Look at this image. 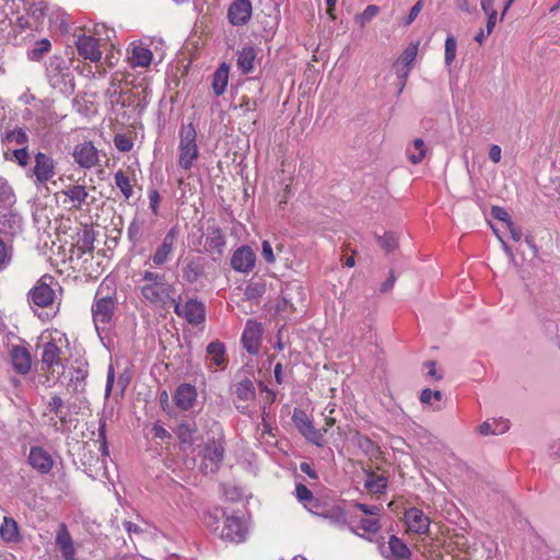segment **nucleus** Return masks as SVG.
Masks as SVG:
<instances>
[{
  "label": "nucleus",
  "instance_id": "nucleus-2",
  "mask_svg": "<svg viewBox=\"0 0 560 560\" xmlns=\"http://www.w3.org/2000/svg\"><path fill=\"white\" fill-rule=\"evenodd\" d=\"M46 77L50 86L62 94L74 92V75L70 68L69 60L62 56L54 55L46 63Z\"/></svg>",
  "mask_w": 560,
  "mask_h": 560
},
{
  "label": "nucleus",
  "instance_id": "nucleus-18",
  "mask_svg": "<svg viewBox=\"0 0 560 560\" xmlns=\"http://www.w3.org/2000/svg\"><path fill=\"white\" fill-rule=\"evenodd\" d=\"M419 43H410L406 49L402 51L399 59L394 65L396 75L398 79L402 81V85L405 84L406 79L408 78L412 62L415 61L418 54Z\"/></svg>",
  "mask_w": 560,
  "mask_h": 560
},
{
  "label": "nucleus",
  "instance_id": "nucleus-36",
  "mask_svg": "<svg viewBox=\"0 0 560 560\" xmlns=\"http://www.w3.org/2000/svg\"><path fill=\"white\" fill-rule=\"evenodd\" d=\"M1 140L3 143L20 145L21 148H26L28 144V136L23 128L5 130L1 133Z\"/></svg>",
  "mask_w": 560,
  "mask_h": 560
},
{
  "label": "nucleus",
  "instance_id": "nucleus-17",
  "mask_svg": "<svg viewBox=\"0 0 560 560\" xmlns=\"http://www.w3.org/2000/svg\"><path fill=\"white\" fill-rule=\"evenodd\" d=\"M61 348L55 341H47L42 345V365L48 373H54L57 368H62Z\"/></svg>",
  "mask_w": 560,
  "mask_h": 560
},
{
  "label": "nucleus",
  "instance_id": "nucleus-33",
  "mask_svg": "<svg viewBox=\"0 0 560 560\" xmlns=\"http://www.w3.org/2000/svg\"><path fill=\"white\" fill-rule=\"evenodd\" d=\"M233 394L240 401H252L256 397V390L253 382L249 378H245L233 385Z\"/></svg>",
  "mask_w": 560,
  "mask_h": 560
},
{
  "label": "nucleus",
  "instance_id": "nucleus-15",
  "mask_svg": "<svg viewBox=\"0 0 560 560\" xmlns=\"http://www.w3.org/2000/svg\"><path fill=\"white\" fill-rule=\"evenodd\" d=\"M73 159L82 168H92L98 162V151L91 141L79 143L73 149Z\"/></svg>",
  "mask_w": 560,
  "mask_h": 560
},
{
  "label": "nucleus",
  "instance_id": "nucleus-6",
  "mask_svg": "<svg viewBox=\"0 0 560 560\" xmlns=\"http://www.w3.org/2000/svg\"><path fill=\"white\" fill-rule=\"evenodd\" d=\"M101 290H97L92 305L93 322L98 332L108 328L115 310V299L109 295L101 296Z\"/></svg>",
  "mask_w": 560,
  "mask_h": 560
},
{
  "label": "nucleus",
  "instance_id": "nucleus-30",
  "mask_svg": "<svg viewBox=\"0 0 560 560\" xmlns=\"http://www.w3.org/2000/svg\"><path fill=\"white\" fill-rule=\"evenodd\" d=\"M230 77V66L225 62L221 63L213 73L212 90L217 96L224 94Z\"/></svg>",
  "mask_w": 560,
  "mask_h": 560
},
{
  "label": "nucleus",
  "instance_id": "nucleus-43",
  "mask_svg": "<svg viewBox=\"0 0 560 560\" xmlns=\"http://www.w3.org/2000/svg\"><path fill=\"white\" fill-rule=\"evenodd\" d=\"M202 273V267L198 261H189L183 269V278L189 282L194 283Z\"/></svg>",
  "mask_w": 560,
  "mask_h": 560
},
{
  "label": "nucleus",
  "instance_id": "nucleus-23",
  "mask_svg": "<svg viewBox=\"0 0 560 560\" xmlns=\"http://www.w3.org/2000/svg\"><path fill=\"white\" fill-rule=\"evenodd\" d=\"M405 522L408 529L415 534H425L430 528V518L422 510L411 508L405 512Z\"/></svg>",
  "mask_w": 560,
  "mask_h": 560
},
{
  "label": "nucleus",
  "instance_id": "nucleus-29",
  "mask_svg": "<svg viewBox=\"0 0 560 560\" xmlns=\"http://www.w3.org/2000/svg\"><path fill=\"white\" fill-rule=\"evenodd\" d=\"M207 359L210 365H214L217 368H224L226 358H225V346L221 341H211L206 349Z\"/></svg>",
  "mask_w": 560,
  "mask_h": 560
},
{
  "label": "nucleus",
  "instance_id": "nucleus-41",
  "mask_svg": "<svg viewBox=\"0 0 560 560\" xmlns=\"http://www.w3.org/2000/svg\"><path fill=\"white\" fill-rule=\"evenodd\" d=\"M296 498L304 503V506L312 513L317 509V500L314 498L312 491L304 485H298L295 488Z\"/></svg>",
  "mask_w": 560,
  "mask_h": 560
},
{
  "label": "nucleus",
  "instance_id": "nucleus-24",
  "mask_svg": "<svg viewBox=\"0 0 560 560\" xmlns=\"http://www.w3.org/2000/svg\"><path fill=\"white\" fill-rule=\"evenodd\" d=\"M197 399V390L194 385L180 384L174 395L175 405L182 410L192 408Z\"/></svg>",
  "mask_w": 560,
  "mask_h": 560
},
{
  "label": "nucleus",
  "instance_id": "nucleus-46",
  "mask_svg": "<svg viewBox=\"0 0 560 560\" xmlns=\"http://www.w3.org/2000/svg\"><path fill=\"white\" fill-rule=\"evenodd\" d=\"M377 241H378V244L381 245V247L386 253H390V252L395 250L398 246V238L392 232L385 233L382 236H377Z\"/></svg>",
  "mask_w": 560,
  "mask_h": 560
},
{
  "label": "nucleus",
  "instance_id": "nucleus-55",
  "mask_svg": "<svg viewBox=\"0 0 560 560\" xmlns=\"http://www.w3.org/2000/svg\"><path fill=\"white\" fill-rule=\"evenodd\" d=\"M353 505H354V508L360 510L365 515H371L374 517H377L381 514V512L383 511L382 505H368V504L359 503V502L354 503Z\"/></svg>",
  "mask_w": 560,
  "mask_h": 560
},
{
  "label": "nucleus",
  "instance_id": "nucleus-59",
  "mask_svg": "<svg viewBox=\"0 0 560 560\" xmlns=\"http://www.w3.org/2000/svg\"><path fill=\"white\" fill-rule=\"evenodd\" d=\"M148 197H149V203H150V208L152 210V212L154 214H158L159 213V203H160V194L156 189H151L149 190L148 192Z\"/></svg>",
  "mask_w": 560,
  "mask_h": 560
},
{
  "label": "nucleus",
  "instance_id": "nucleus-14",
  "mask_svg": "<svg viewBox=\"0 0 560 560\" xmlns=\"http://www.w3.org/2000/svg\"><path fill=\"white\" fill-rule=\"evenodd\" d=\"M262 326L260 323L249 319L246 322L242 334L243 347L250 354H256L259 350L262 338Z\"/></svg>",
  "mask_w": 560,
  "mask_h": 560
},
{
  "label": "nucleus",
  "instance_id": "nucleus-50",
  "mask_svg": "<svg viewBox=\"0 0 560 560\" xmlns=\"http://www.w3.org/2000/svg\"><path fill=\"white\" fill-rule=\"evenodd\" d=\"M442 393L440 390H431L430 388L422 389L420 394V401L424 405H431L432 400L440 401Z\"/></svg>",
  "mask_w": 560,
  "mask_h": 560
},
{
  "label": "nucleus",
  "instance_id": "nucleus-25",
  "mask_svg": "<svg viewBox=\"0 0 560 560\" xmlns=\"http://www.w3.org/2000/svg\"><path fill=\"white\" fill-rule=\"evenodd\" d=\"M10 358L14 370L22 375L30 372L32 366L31 353L24 347H13L10 352Z\"/></svg>",
  "mask_w": 560,
  "mask_h": 560
},
{
  "label": "nucleus",
  "instance_id": "nucleus-37",
  "mask_svg": "<svg viewBox=\"0 0 560 560\" xmlns=\"http://www.w3.org/2000/svg\"><path fill=\"white\" fill-rule=\"evenodd\" d=\"M509 428H510V424H509L508 420L493 419V420L485 421L482 424H480L479 432L483 435H489V434L498 435V434L505 433L509 430Z\"/></svg>",
  "mask_w": 560,
  "mask_h": 560
},
{
  "label": "nucleus",
  "instance_id": "nucleus-1",
  "mask_svg": "<svg viewBox=\"0 0 560 560\" xmlns=\"http://www.w3.org/2000/svg\"><path fill=\"white\" fill-rule=\"evenodd\" d=\"M206 526L225 541L241 544L248 536L247 521L240 515H225L220 508H214L205 515Z\"/></svg>",
  "mask_w": 560,
  "mask_h": 560
},
{
  "label": "nucleus",
  "instance_id": "nucleus-61",
  "mask_svg": "<svg viewBox=\"0 0 560 560\" xmlns=\"http://www.w3.org/2000/svg\"><path fill=\"white\" fill-rule=\"evenodd\" d=\"M63 408V400L60 396L55 395L48 402V410L51 412H60V409Z\"/></svg>",
  "mask_w": 560,
  "mask_h": 560
},
{
  "label": "nucleus",
  "instance_id": "nucleus-47",
  "mask_svg": "<svg viewBox=\"0 0 560 560\" xmlns=\"http://www.w3.org/2000/svg\"><path fill=\"white\" fill-rule=\"evenodd\" d=\"M457 42L450 35L445 39V65L450 67L456 58Z\"/></svg>",
  "mask_w": 560,
  "mask_h": 560
},
{
  "label": "nucleus",
  "instance_id": "nucleus-26",
  "mask_svg": "<svg viewBox=\"0 0 560 560\" xmlns=\"http://www.w3.org/2000/svg\"><path fill=\"white\" fill-rule=\"evenodd\" d=\"M128 60L132 68L149 67L152 61V51L141 44H132L129 49Z\"/></svg>",
  "mask_w": 560,
  "mask_h": 560
},
{
  "label": "nucleus",
  "instance_id": "nucleus-48",
  "mask_svg": "<svg viewBox=\"0 0 560 560\" xmlns=\"http://www.w3.org/2000/svg\"><path fill=\"white\" fill-rule=\"evenodd\" d=\"M359 528L364 533L375 534L381 529V522L378 517L362 518Z\"/></svg>",
  "mask_w": 560,
  "mask_h": 560
},
{
  "label": "nucleus",
  "instance_id": "nucleus-31",
  "mask_svg": "<svg viewBox=\"0 0 560 560\" xmlns=\"http://www.w3.org/2000/svg\"><path fill=\"white\" fill-rule=\"evenodd\" d=\"M313 513L328 520L329 523L335 526H343L347 524V513L339 505L325 508L322 511L315 510Z\"/></svg>",
  "mask_w": 560,
  "mask_h": 560
},
{
  "label": "nucleus",
  "instance_id": "nucleus-16",
  "mask_svg": "<svg viewBox=\"0 0 560 560\" xmlns=\"http://www.w3.org/2000/svg\"><path fill=\"white\" fill-rule=\"evenodd\" d=\"M177 234L178 229L176 226H173L168 230L162 243L156 248L155 253L151 256V260L154 266H163L170 260L174 252V245Z\"/></svg>",
  "mask_w": 560,
  "mask_h": 560
},
{
  "label": "nucleus",
  "instance_id": "nucleus-38",
  "mask_svg": "<svg viewBox=\"0 0 560 560\" xmlns=\"http://www.w3.org/2000/svg\"><path fill=\"white\" fill-rule=\"evenodd\" d=\"M427 153V147L422 139H415L412 143L407 148L408 160L412 164H419L423 161Z\"/></svg>",
  "mask_w": 560,
  "mask_h": 560
},
{
  "label": "nucleus",
  "instance_id": "nucleus-19",
  "mask_svg": "<svg viewBox=\"0 0 560 560\" xmlns=\"http://www.w3.org/2000/svg\"><path fill=\"white\" fill-rule=\"evenodd\" d=\"M380 549L382 556L387 560H409L411 556L408 546L396 536H390L387 544H383Z\"/></svg>",
  "mask_w": 560,
  "mask_h": 560
},
{
  "label": "nucleus",
  "instance_id": "nucleus-57",
  "mask_svg": "<svg viewBox=\"0 0 560 560\" xmlns=\"http://www.w3.org/2000/svg\"><path fill=\"white\" fill-rule=\"evenodd\" d=\"M261 255L267 264H273L276 261V256L273 254L272 246L266 240L262 241L261 243Z\"/></svg>",
  "mask_w": 560,
  "mask_h": 560
},
{
  "label": "nucleus",
  "instance_id": "nucleus-40",
  "mask_svg": "<svg viewBox=\"0 0 560 560\" xmlns=\"http://www.w3.org/2000/svg\"><path fill=\"white\" fill-rule=\"evenodd\" d=\"M0 536L5 541H16L19 538V529L16 522L11 517H4L0 527Z\"/></svg>",
  "mask_w": 560,
  "mask_h": 560
},
{
  "label": "nucleus",
  "instance_id": "nucleus-60",
  "mask_svg": "<svg viewBox=\"0 0 560 560\" xmlns=\"http://www.w3.org/2000/svg\"><path fill=\"white\" fill-rule=\"evenodd\" d=\"M240 109H242L244 113L253 112L257 108V101L252 100L247 96H242L241 103L238 105Z\"/></svg>",
  "mask_w": 560,
  "mask_h": 560
},
{
  "label": "nucleus",
  "instance_id": "nucleus-54",
  "mask_svg": "<svg viewBox=\"0 0 560 560\" xmlns=\"http://www.w3.org/2000/svg\"><path fill=\"white\" fill-rule=\"evenodd\" d=\"M142 230V223L133 219L127 230L128 237L131 242L137 243L139 241Z\"/></svg>",
  "mask_w": 560,
  "mask_h": 560
},
{
  "label": "nucleus",
  "instance_id": "nucleus-63",
  "mask_svg": "<svg viewBox=\"0 0 560 560\" xmlns=\"http://www.w3.org/2000/svg\"><path fill=\"white\" fill-rule=\"evenodd\" d=\"M88 377V369L85 366H80L74 371V374L71 377L72 382L82 383Z\"/></svg>",
  "mask_w": 560,
  "mask_h": 560
},
{
  "label": "nucleus",
  "instance_id": "nucleus-42",
  "mask_svg": "<svg viewBox=\"0 0 560 560\" xmlns=\"http://www.w3.org/2000/svg\"><path fill=\"white\" fill-rule=\"evenodd\" d=\"M115 185L120 189L126 200L132 197L133 187L125 172L119 170L115 173Z\"/></svg>",
  "mask_w": 560,
  "mask_h": 560
},
{
  "label": "nucleus",
  "instance_id": "nucleus-11",
  "mask_svg": "<svg viewBox=\"0 0 560 560\" xmlns=\"http://www.w3.org/2000/svg\"><path fill=\"white\" fill-rule=\"evenodd\" d=\"M174 310L178 316L192 325H199L206 319V307L196 299H189L184 304L176 303Z\"/></svg>",
  "mask_w": 560,
  "mask_h": 560
},
{
  "label": "nucleus",
  "instance_id": "nucleus-12",
  "mask_svg": "<svg viewBox=\"0 0 560 560\" xmlns=\"http://www.w3.org/2000/svg\"><path fill=\"white\" fill-rule=\"evenodd\" d=\"M256 254L248 245L238 247L231 257V267L242 273H249L255 268Z\"/></svg>",
  "mask_w": 560,
  "mask_h": 560
},
{
  "label": "nucleus",
  "instance_id": "nucleus-9",
  "mask_svg": "<svg viewBox=\"0 0 560 560\" xmlns=\"http://www.w3.org/2000/svg\"><path fill=\"white\" fill-rule=\"evenodd\" d=\"M293 423L299 432L316 446H323L324 434L313 425V421L307 413L301 409H295L292 416Z\"/></svg>",
  "mask_w": 560,
  "mask_h": 560
},
{
  "label": "nucleus",
  "instance_id": "nucleus-51",
  "mask_svg": "<svg viewBox=\"0 0 560 560\" xmlns=\"http://www.w3.org/2000/svg\"><path fill=\"white\" fill-rule=\"evenodd\" d=\"M380 12V8L375 4H369L364 11L358 16V20L362 25L369 23Z\"/></svg>",
  "mask_w": 560,
  "mask_h": 560
},
{
  "label": "nucleus",
  "instance_id": "nucleus-7",
  "mask_svg": "<svg viewBox=\"0 0 560 560\" xmlns=\"http://www.w3.org/2000/svg\"><path fill=\"white\" fill-rule=\"evenodd\" d=\"M199 455L201 456L200 469L205 474L215 472L224 457L223 441L212 440L206 443Z\"/></svg>",
  "mask_w": 560,
  "mask_h": 560
},
{
  "label": "nucleus",
  "instance_id": "nucleus-4",
  "mask_svg": "<svg viewBox=\"0 0 560 560\" xmlns=\"http://www.w3.org/2000/svg\"><path fill=\"white\" fill-rule=\"evenodd\" d=\"M178 165L185 171H189L199 156L197 145V131L192 122L184 124L178 132Z\"/></svg>",
  "mask_w": 560,
  "mask_h": 560
},
{
  "label": "nucleus",
  "instance_id": "nucleus-27",
  "mask_svg": "<svg viewBox=\"0 0 560 560\" xmlns=\"http://www.w3.org/2000/svg\"><path fill=\"white\" fill-rule=\"evenodd\" d=\"M226 241L223 232L219 226H209L207 236H206V245L205 249L208 253H217L221 255L225 247Z\"/></svg>",
  "mask_w": 560,
  "mask_h": 560
},
{
  "label": "nucleus",
  "instance_id": "nucleus-56",
  "mask_svg": "<svg viewBox=\"0 0 560 560\" xmlns=\"http://www.w3.org/2000/svg\"><path fill=\"white\" fill-rule=\"evenodd\" d=\"M422 8H423V1L418 0L410 9L409 14L406 18L404 25L408 26L411 23H413V21L418 18L419 13L421 12Z\"/></svg>",
  "mask_w": 560,
  "mask_h": 560
},
{
  "label": "nucleus",
  "instance_id": "nucleus-44",
  "mask_svg": "<svg viewBox=\"0 0 560 560\" xmlns=\"http://www.w3.org/2000/svg\"><path fill=\"white\" fill-rule=\"evenodd\" d=\"M13 259V247L0 237V272L9 268Z\"/></svg>",
  "mask_w": 560,
  "mask_h": 560
},
{
  "label": "nucleus",
  "instance_id": "nucleus-22",
  "mask_svg": "<svg viewBox=\"0 0 560 560\" xmlns=\"http://www.w3.org/2000/svg\"><path fill=\"white\" fill-rule=\"evenodd\" d=\"M252 2L249 0H235L229 8L228 18L232 25L246 24L252 16Z\"/></svg>",
  "mask_w": 560,
  "mask_h": 560
},
{
  "label": "nucleus",
  "instance_id": "nucleus-62",
  "mask_svg": "<svg viewBox=\"0 0 560 560\" xmlns=\"http://www.w3.org/2000/svg\"><path fill=\"white\" fill-rule=\"evenodd\" d=\"M56 417L58 418L59 420V423L57 420L55 419H51L52 421V425L55 428L56 431H61L62 428L66 425L67 423V415L63 412L62 409H60V412H55Z\"/></svg>",
  "mask_w": 560,
  "mask_h": 560
},
{
  "label": "nucleus",
  "instance_id": "nucleus-39",
  "mask_svg": "<svg viewBox=\"0 0 560 560\" xmlns=\"http://www.w3.org/2000/svg\"><path fill=\"white\" fill-rule=\"evenodd\" d=\"M15 200L13 188L4 177L0 176V208L11 207Z\"/></svg>",
  "mask_w": 560,
  "mask_h": 560
},
{
  "label": "nucleus",
  "instance_id": "nucleus-5",
  "mask_svg": "<svg viewBox=\"0 0 560 560\" xmlns=\"http://www.w3.org/2000/svg\"><path fill=\"white\" fill-rule=\"evenodd\" d=\"M56 175V162L46 153L37 152L34 156V166L26 174L34 179L36 187L44 186Z\"/></svg>",
  "mask_w": 560,
  "mask_h": 560
},
{
  "label": "nucleus",
  "instance_id": "nucleus-52",
  "mask_svg": "<svg viewBox=\"0 0 560 560\" xmlns=\"http://www.w3.org/2000/svg\"><path fill=\"white\" fill-rule=\"evenodd\" d=\"M114 143L120 152H129L133 147L132 140L125 135H117L114 138Z\"/></svg>",
  "mask_w": 560,
  "mask_h": 560
},
{
  "label": "nucleus",
  "instance_id": "nucleus-28",
  "mask_svg": "<svg viewBox=\"0 0 560 560\" xmlns=\"http://www.w3.org/2000/svg\"><path fill=\"white\" fill-rule=\"evenodd\" d=\"M282 301L285 306H289L292 311H298V304L303 306L304 294L303 289L300 284L293 283L288 284L284 290H282Z\"/></svg>",
  "mask_w": 560,
  "mask_h": 560
},
{
  "label": "nucleus",
  "instance_id": "nucleus-21",
  "mask_svg": "<svg viewBox=\"0 0 560 560\" xmlns=\"http://www.w3.org/2000/svg\"><path fill=\"white\" fill-rule=\"evenodd\" d=\"M79 55L85 60L97 62L102 58L98 40L90 35H81L75 40Z\"/></svg>",
  "mask_w": 560,
  "mask_h": 560
},
{
  "label": "nucleus",
  "instance_id": "nucleus-13",
  "mask_svg": "<svg viewBox=\"0 0 560 560\" xmlns=\"http://www.w3.org/2000/svg\"><path fill=\"white\" fill-rule=\"evenodd\" d=\"M46 10L39 4L32 5L25 14L16 19V25L21 30H32L39 32L44 27Z\"/></svg>",
  "mask_w": 560,
  "mask_h": 560
},
{
  "label": "nucleus",
  "instance_id": "nucleus-64",
  "mask_svg": "<svg viewBox=\"0 0 560 560\" xmlns=\"http://www.w3.org/2000/svg\"><path fill=\"white\" fill-rule=\"evenodd\" d=\"M488 16L487 19V35H490L493 32V28L495 27V24L498 22V12H491L486 14Z\"/></svg>",
  "mask_w": 560,
  "mask_h": 560
},
{
  "label": "nucleus",
  "instance_id": "nucleus-3",
  "mask_svg": "<svg viewBox=\"0 0 560 560\" xmlns=\"http://www.w3.org/2000/svg\"><path fill=\"white\" fill-rule=\"evenodd\" d=\"M141 296L150 304L164 305L170 296L171 285L163 273L144 270L141 273Z\"/></svg>",
  "mask_w": 560,
  "mask_h": 560
},
{
  "label": "nucleus",
  "instance_id": "nucleus-8",
  "mask_svg": "<svg viewBox=\"0 0 560 560\" xmlns=\"http://www.w3.org/2000/svg\"><path fill=\"white\" fill-rule=\"evenodd\" d=\"M54 278L49 275L43 276L28 292V302L38 307H47L52 304L55 291L51 288Z\"/></svg>",
  "mask_w": 560,
  "mask_h": 560
},
{
  "label": "nucleus",
  "instance_id": "nucleus-58",
  "mask_svg": "<svg viewBox=\"0 0 560 560\" xmlns=\"http://www.w3.org/2000/svg\"><path fill=\"white\" fill-rule=\"evenodd\" d=\"M491 214L497 220L502 221L505 225H508L509 222H512L508 211L502 207L493 206L491 209Z\"/></svg>",
  "mask_w": 560,
  "mask_h": 560
},
{
  "label": "nucleus",
  "instance_id": "nucleus-10",
  "mask_svg": "<svg viewBox=\"0 0 560 560\" xmlns=\"http://www.w3.org/2000/svg\"><path fill=\"white\" fill-rule=\"evenodd\" d=\"M90 190H95V187H86L84 185H70L62 190L67 200L71 202L72 208L75 210H83L89 208L95 202V198L90 196Z\"/></svg>",
  "mask_w": 560,
  "mask_h": 560
},
{
  "label": "nucleus",
  "instance_id": "nucleus-45",
  "mask_svg": "<svg viewBox=\"0 0 560 560\" xmlns=\"http://www.w3.org/2000/svg\"><path fill=\"white\" fill-rule=\"evenodd\" d=\"M194 429L190 427V424L183 423L178 427L177 430V436L179 439L180 444L184 446V450H186V446H190L192 443V435H194Z\"/></svg>",
  "mask_w": 560,
  "mask_h": 560
},
{
  "label": "nucleus",
  "instance_id": "nucleus-20",
  "mask_svg": "<svg viewBox=\"0 0 560 560\" xmlns=\"http://www.w3.org/2000/svg\"><path fill=\"white\" fill-rule=\"evenodd\" d=\"M27 463L33 469L42 475L50 472L54 466V459L51 455L42 446L31 447Z\"/></svg>",
  "mask_w": 560,
  "mask_h": 560
},
{
  "label": "nucleus",
  "instance_id": "nucleus-53",
  "mask_svg": "<svg viewBox=\"0 0 560 560\" xmlns=\"http://www.w3.org/2000/svg\"><path fill=\"white\" fill-rule=\"evenodd\" d=\"M12 155L14 158V161L22 167H25L28 165L30 162V154L28 149L26 148H19L14 149L12 151Z\"/></svg>",
  "mask_w": 560,
  "mask_h": 560
},
{
  "label": "nucleus",
  "instance_id": "nucleus-34",
  "mask_svg": "<svg viewBox=\"0 0 560 560\" xmlns=\"http://www.w3.org/2000/svg\"><path fill=\"white\" fill-rule=\"evenodd\" d=\"M364 488L373 494L383 493L387 488V478L372 471H366Z\"/></svg>",
  "mask_w": 560,
  "mask_h": 560
},
{
  "label": "nucleus",
  "instance_id": "nucleus-35",
  "mask_svg": "<svg viewBox=\"0 0 560 560\" xmlns=\"http://www.w3.org/2000/svg\"><path fill=\"white\" fill-rule=\"evenodd\" d=\"M51 49V42L48 38H42L34 42V44L27 49L26 56L31 61H40L46 54Z\"/></svg>",
  "mask_w": 560,
  "mask_h": 560
},
{
  "label": "nucleus",
  "instance_id": "nucleus-49",
  "mask_svg": "<svg viewBox=\"0 0 560 560\" xmlns=\"http://www.w3.org/2000/svg\"><path fill=\"white\" fill-rule=\"evenodd\" d=\"M265 293V285L260 283H252L245 288V296L247 300H255Z\"/></svg>",
  "mask_w": 560,
  "mask_h": 560
},
{
  "label": "nucleus",
  "instance_id": "nucleus-32",
  "mask_svg": "<svg viewBox=\"0 0 560 560\" xmlns=\"http://www.w3.org/2000/svg\"><path fill=\"white\" fill-rule=\"evenodd\" d=\"M256 59V51L253 47H243L237 52L236 65L242 73H249L254 69V62Z\"/></svg>",
  "mask_w": 560,
  "mask_h": 560
}]
</instances>
